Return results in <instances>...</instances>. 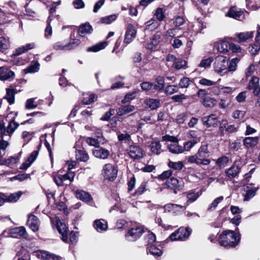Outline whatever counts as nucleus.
<instances>
[{"label":"nucleus","instance_id":"obj_5","mask_svg":"<svg viewBox=\"0 0 260 260\" xmlns=\"http://www.w3.org/2000/svg\"><path fill=\"white\" fill-rule=\"evenodd\" d=\"M129 157L134 159L142 158L145 154L143 150L139 146L131 145L127 149Z\"/></svg>","mask_w":260,"mask_h":260},{"label":"nucleus","instance_id":"obj_40","mask_svg":"<svg viewBox=\"0 0 260 260\" xmlns=\"http://www.w3.org/2000/svg\"><path fill=\"white\" fill-rule=\"evenodd\" d=\"M22 194L21 191L16 192L9 195L6 194V201L9 203H15L20 199Z\"/></svg>","mask_w":260,"mask_h":260},{"label":"nucleus","instance_id":"obj_53","mask_svg":"<svg viewBox=\"0 0 260 260\" xmlns=\"http://www.w3.org/2000/svg\"><path fill=\"white\" fill-rule=\"evenodd\" d=\"M168 166L170 168L176 170H181L184 167L183 163L181 161L177 162L170 161L168 163Z\"/></svg>","mask_w":260,"mask_h":260},{"label":"nucleus","instance_id":"obj_31","mask_svg":"<svg viewBox=\"0 0 260 260\" xmlns=\"http://www.w3.org/2000/svg\"><path fill=\"white\" fill-rule=\"evenodd\" d=\"M93 226L99 232H102L107 230L108 225L107 222L104 219H96L94 221Z\"/></svg>","mask_w":260,"mask_h":260},{"label":"nucleus","instance_id":"obj_30","mask_svg":"<svg viewBox=\"0 0 260 260\" xmlns=\"http://www.w3.org/2000/svg\"><path fill=\"white\" fill-rule=\"evenodd\" d=\"M240 170L241 168L238 166L234 164L225 171V173L229 178H233L238 175Z\"/></svg>","mask_w":260,"mask_h":260},{"label":"nucleus","instance_id":"obj_15","mask_svg":"<svg viewBox=\"0 0 260 260\" xmlns=\"http://www.w3.org/2000/svg\"><path fill=\"white\" fill-rule=\"evenodd\" d=\"M55 223V228L58 233L61 235V239L65 242V221L63 219H60L58 216L55 218L54 221H52Z\"/></svg>","mask_w":260,"mask_h":260},{"label":"nucleus","instance_id":"obj_20","mask_svg":"<svg viewBox=\"0 0 260 260\" xmlns=\"http://www.w3.org/2000/svg\"><path fill=\"white\" fill-rule=\"evenodd\" d=\"M68 166V172L66 173V180H69L70 182L72 181L74 178L75 173L71 170L75 168L77 162L76 161H68L66 162Z\"/></svg>","mask_w":260,"mask_h":260},{"label":"nucleus","instance_id":"obj_59","mask_svg":"<svg viewBox=\"0 0 260 260\" xmlns=\"http://www.w3.org/2000/svg\"><path fill=\"white\" fill-rule=\"evenodd\" d=\"M136 94V91H134L133 92L127 93L125 95L124 98L123 100H122L121 103L124 104L126 103L130 102L132 100L135 98Z\"/></svg>","mask_w":260,"mask_h":260},{"label":"nucleus","instance_id":"obj_57","mask_svg":"<svg viewBox=\"0 0 260 260\" xmlns=\"http://www.w3.org/2000/svg\"><path fill=\"white\" fill-rule=\"evenodd\" d=\"M95 95L93 93H86L84 94V98L82 102L84 105H88L91 104L94 101Z\"/></svg>","mask_w":260,"mask_h":260},{"label":"nucleus","instance_id":"obj_63","mask_svg":"<svg viewBox=\"0 0 260 260\" xmlns=\"http://www.w3.org/2000/svg\"><path fill=\"white\" fill-rule=\"evenodd\" d=\"M154 16L156 17L158 21H162L165 17L163 9L161 8H157L155 10Z\"/></svg>","mask_w":260,"mask_h":260},{"label":"nucleus","instance_id":"obj_6","mask_svg":"<svg viewBox=\"0 0 260 260\" xmlns=\"http://www.w3.org/2000/svg\"><path fill=\"white\" fill-rule=\"evenodd\" d=\"M187 204H184L183 205H180L172 203L167 204L163 207L164 212H172L175 214H178L186 209L187 207Z\"/></svg>","mask_w":260,"mask_h":260},{"label":"nucleus","instance_id":"obj_26","mask_svg":"<svg viewBox=\"0 0 260 260\" xmlns=\"http://www.w3.org/2000/svg\"><path fill=\"white\" fill-rule=\"evenodd\" d=\"M109 154V151L103 147H99L93 151V154L95 157L103 159L107 158Z\"/></svg>","mask_w":260,"mask_h":260},{"label":"nucleus","instance_id":"obj_58","mask_svg":"<svg viewBox=\"0 0 260 260\" xmlns=\"http://www.w3.org/2000/svg\"><path fill=\"white\" fill-rule=\"evenodd\" d=\"M141 87L144 91L155 90L154 88V83L149 82H143L141 83Z\"/></svg>","mask_w":260,"mask_h":260},{"label":"nucleus","instance_id":"obj_22","mask_svg":"<svg viewBox=\"0 0 260 260\" xmlns=\"http://www.w3.org/2000/svg\"><path fill=\"white\" fill-rule=\"evenodd\" d=\"M54 19L58 20L59 19V16H51L50 15L47 19V26L45 29V34H44V37L45 38L47 39H49L52 34V26L51 25V23L53 20Z\"/></svg>","mask_w":260,"mask_h":260},{"label":"nucleus","instance_id":"obj_46","mask_svg":"<svg viewBox=\"0 0 260 260\" xmlns=\"http://www.w3.org/2000/svg\"><path fill=\"white\" fill-rule=\"evenodd\" d=\"M229 162V158L226 156H222L219 157L216 160V164L220 168L227 166Z\"/></svg>","mask_w":260,"mask_h":260},{"label":"nucleus","instance_id":"obj_36","mask_svg":"<svg viewBox=\"0 0 260 260\" xmlns=\"http://www.w3.org/2000/svg\"><path fill=\"white\" fill-rule=\"evenodd\" d=\"M75 193L76 197L82 201L88 203L92 200L91 196L84 190H77Z\"/></svg>","mask_w":260,"mask_h":260},{"label":"nucleus","instance_id":"obj_37","mask_svg":"<svg viewBox=\"0 0 260 260\" xmlns=\"http://www.w3.org/2000/svg\"><path fill=\"white\" fill-rule=\"evenodd\" d=\"M135 109V107L133 105H123L118 109L117 114L119 116H123L133 111Z\"/></svg>","mask_w":260,"mask_h":260},{"label":"nucleus","instance_id":"obj_4","mask_svg":"<svg viewBox=\"0 0 260 260\" xmlns=\"http://www.w3.org/2000/svg\"><path fill=\"white\" fill-rule=\"evenodd\" d=\"M144 232L143 228L137 226L132 228L125 235V239L130 242H134L139 239Z\"/></svg>","mask_w":260,"mask_h":260},{"label":"nucleus","instance_id":"obj_61","mask_svg":"<svg viewBox=\"0 0 260 260\" xmlns=\"http://www.w3.org/2000/svg\"><path fill=\"white\" fill-rule=\"evenodd\" d=\"M239 61V59L237 58H234L232 59L230 64H228V72H234L236 70L237 63Z\"/></svg>","mask_w":260,"mask_h":260},{"label":"nucleus","instance_id":"obj_43","mask_svg":"<svg viewBox=\"0 0 260 260\" xmlns=\"http://www.w3.org/2000/svg\"><path fill=\"white\" fill-rule=\"evenodd\" d=\"M108 45L107 42H100L92 47H88L87 49V51H92V52H98L102 49L105 48Z\"/></svg>","mask_w":260,"mask_h":260},{"label":"nucleus","instance_id":"obj_35","mask_svg":"<svg viewBox=\"0 0 260 260\" xmlns=\"http://www.w3.org/2000/svg\"><path fill=\"white\" fill-rule=\"evenodd\" d=\"M246 193L244 195V201H248L252 199L255 194L257 188L247 186L244 188Z\"/></svg>","mask_w":260,"mask_h":260},{"label":"nucleus","instance_id":"obj_21","mask_svg":"<svg viewBox=\"0 0 260 260\" xmlns=\"http://www.w3.org/2000/svg\"><path fill=\"white\" fill-rule=\"evenodd\" d=\"M92 28L88 23L82 24L78 29V34L80 37H85L91 33Z\"/></svg>","mask_w":260,"mask_h":260},{"label":"nucleus","instance_id":"obj_52","mask_svg":"<svg viewBox=\"0 0 260 260\" xmlns=\"http://www.w3.org/2000/svg\"><path fill=\"white\" fill-rule=\"evenodd\" d=\"M39 67L40 64L38 62H35L25 69L24 72L25 73H34L38 72L39 70Z\"/></svg>","mask_w":260,"mask_h":260},{"label":"nucleus","instance_id":"obj_56","mask_svg":"<svg viewBox=\"0 0 260 260\" xmlns=\"http://www.w3.org/2000/svg\"><path fill=\"white\" fill-rule=\"evenodd\" d=\"M200 140V139H198V140H193L185 143L183 147V152L184 151H189Z\"/></svg>","mask_w":260,"mask_h":260},{"label":"nucleus","instance_id":"obj_45","mask_svg":"<svg viewBox=\"0 0 260 260\" xmlns=\"http://www.w3.org/2000/svg\"><path fill=\"white\" fill-rule=\"evenodd\" d=\"M151 151L155 154H159L161 152V145L159 142H152L150 145Z\"/></svg>","mask_w":260,"mask_h":260},{"label":"nucleus","instance_id":"obj_8","mask_svg":"<svg viewBox=\"0 0 260 260\" xmlns=\"http://www.w3.org/2000/svg\"><path fill=\"white\" fill-rule=\"evenodd\" d=\"M136 28L132 24H128L125 31L123 44L127 45L131 43L136 38Z\"/></svg>","mask_w":260,"mask_h":260},{"label":"nucleus","instance_id":"obj_18","mask_svg":"<svg viewBox=\"0 0 260 260\" xmlns=\"http://www.w3.org/2000/svg\"><path fill=\"white\" fill-rule=\"evenodd\" d=\"M203 124L207 127L215 126L217 124V118L214 114H211L209 116H205L202 118Z\"/></svg>","mask_w":260,"mask_h":260},{"label":"nucleus","instance_id":"obj_32","mask_svg":"<svg viewBox=\"0 0 260 260\" xmlns=\"http://www.w3.org/2000/svg\"><path fill=\"white\" fill-rule=\"evenodd\" d=\"M146 106L151 110H155L159 107L160 103V100L154 99H147L144 101Z\"/></svg>","mask_w":260,"mask_h":260},{"label":"nucleus","instance_id":"obj_54","mask_svg":"<svg viewBox=\"0 0 260 260\" xmlns=\"http://www.w3.org/2000/svg\"><path fill=\"white\" fill-rule=\"evenodd\" d=\"M202 103L206 107H213L215 105L216 102L214 99L207 96L202 101Z\"/></svg>","mask_w":260,"mask_h":260},{"label":"nucleus","instance_id":"obj_10","mask_svg":"<svg viewBox=\"0 0 260 260\" xmlns=\"http://www.w3.org/2000/svg\"><path fill=\"white\" fill-rule=\"evenodd\" d=\"M26 225L32 230V231L36 232L39 229L40 221L36 216L32 214H29L28 215Z\"/></svg>","mask_w":260,"mask_h":260},{"label":"nucleus","instance_id":"obj_12","mask_svg":"<svg viewBox=\"0 0 260 260\" xmlns=\"http://www.w3.org/2000/svg\"><path fill=\"white\" fill-rule=\"evenodd\" d=\"M225 15L226 17L239 20H242L244 19L243 11L235 6L231 7Z\"/></svg>","mask_w":260,"mask_h":260},{"label":"nucleus","instance_id":"obj_49","mask_svg":"<svg viewBox=\"0 0 260 260\" xmlns=\"http://www.w3.org/2000/svg\"><path fill=\"white\" fill-rule=\"evenodd\" d=\"M145 25L147 29L153 30L157 28L159 25V23L155 19L152 18L145 23Z\"/></svg>","mask_w":260,"mask_h":260},{"label":"nucleus","instance_id":"obj_42","mask_svg":"<svg viewBox=\"0 0 260 260\" xmlns=\"http://www.w3.org/2000/svg\"><path fill=\"white\" fill-rule=\"evenodd\" d=\"M168 149L173 153H180L183 152V147L178 144L177 142H174L168 145Z\"/></svg>","mask_w":260,"mask_h":260},{"label":"nucleus","instance_id":"obj_19","mask_svg":"<svg viewBox=\"0 0 260 260\" xmlns=\"http://www.w3.org/2000/svg\"><path fill=\"white\" fill-rule=\"evenodd\" d=\"M15 76L14 73L8 69L0 68V80L2 81L12 80Z\"/></svg>","mask_w":260,"mask_h":260},{"label":"nucleus","instance_id":"obj_48","mask_svg":"<svg viewBox=\"0 0 260 260\" xmlns=\"http://www.w3.org/2000/svg\"><path fill=\"white\" fill-rule=\"evenodd\" d=\"M223 197L222 196H220L214 199L212 203L209 206L207 211H212L216 208L218 205L223 200Z\"/></svg>","mask_w":260,"mask_h":260},{"label":"nucleus","instance_id":"obj_39","mask_svg":"<svg viewBox=\"0 0 260 260\" xmlns=\"http://www.w3.org/2000/svg\"><path fill=\"white\" fill-rule=\"evenodd\" d=\"M165 85L164 78L162 76H158L155 79V83H154V90L161 91L164 89Z\"/></svg>","mask_w":260,"mask_h":260},{"label":"nucleus","instance_id":"obj_47","mask_svg":"<svg viewBox=\"0 0 260 260\" xmlns=\"http://www.w3.org/2000/svg\"><path fill=\"white\" fill-rule=\"evenodd\" d=\"M258 85L259 79L256 77H253L248 84L247 88L248 89H253L254 90L255 89H258Z\"/></svg>","mask_w":260,"mask_h":260},{"label":"nucleus","instance_id":"obj_28","mask_svg":"<svg viewBox=\"0 0 260 260\" xmlns=\"http://www.w3.org/2000/svg\"><path fill=\"white\" fill-rule=\"evenodd\" d=\"M178 231H179V235H180L178 239H179L180 241H184L189 237L192 230L189 227H180L178 229Z\"/></svg>","mask_w":260,"mask_h":260},{"label":"nucleus","instance_id":"obj_33","mask_svg":"<svg viewBox=\"0 0 260 260\" xmlns=\"http://www.w3.org/2000/svg\"><path fill=\"white\" fill-rule=\"evenodd\" d=\"M235 36L238 39V42L241 43L246 41L248 39L252 38L253 36V32L247 31L238 33L235 35Z\"/></svg>","mask_w":260,"mask_h":260},{"label":"nucleus","instance_id":"obj_34","mask_svg":"<svg viewBox=\"0 0 260 260\" xmlns=\"http://www.w3.org/2000/svg\"><path fill=\"white\" fill-rule=\"evenodd\" d=\"M258 140L257 137H246L243 140V144L246 148H252L257 145Z\"/></svg>","mask_w":260,"mask_h":260},{"label":"nucleus","instance_id":"obj_55","mask_svg":"<svg viewBox=\"0 0 260 260\" xmlns=\"http://www.w3.org/2000/svg\"><path fill=\"white\" fill-rule=\"evenodd\" d=\"M81 41L78 39H71L69 43L66 45V49H73L79 45Z\"/></svg>","mask_w":260,"mask_h":260},{"label":"nucleus","instance_id":"obj_23","mask_svg":"<svg viewBox=\"0 0 260 260\" xmlns=\"http://www.w3.org/2000/svg\"><path fill=\"white\" fill-rule=\"evenodd\" d=\"M187 199L185 204H188L187 206L191 203L196 201L198 198L201 195V192L197 191L195 189L191 190L185 193Z\"/></svg>","mask_w":260,"mask_h":260},{"label":"nucleus","instance_id":"obj_17","mask_svg":"<svg viewBox=\"0 0 260 260\" xmlns=\"http://www.w3.org/2000/svg\"><path fill=\"white\" fill-rule=\"evenodd\" d=\"M80 142H77L74 146L76 149V158L78 160L81 161H86L89 159L88 154L84 150L79 149L80 148Z\"/></svg>","mask_w":260,"mask_h":260},{"label":"nucleus","instance_id":"obj_41","mask_svg":"<svg viewBox=\"0 0 260 260\" xmlns=\"http://www.w3.org/2000/svg\"><path fill=\"white\" fill-rule=\"evenodd\" d=\"M10 43L9 38L7 37H0V51L4 52L9 48Z\"/></svg>","mask_w":260,"mask_h":260},{"label":"nucleus","instance_id":"obj_1","mask_svg":"<svg viewBox=\"0 0 260 260\" xmlns=\"http://www.w3.org/2000/svg\"><path fill=\"white\" fill-rule=\"evenodd\" d=\"M209 153L208 144L206 143H202L197 153L189 156L187 160L189 162L195 163L198 165L207 166L211 162L210 159L206 158Z\"/></svg>","mask_w":260,"mask_h":260},{"label":"nucleus","instance_id":"obj_51","mask_svg":"<svg viewBox=\"0 0 260 260\" xmlns=\"http://www.w3.org/2000/svg\"><path fill=\"white\" fill-rule=\"evenodd\" d=\"M4 99H6L8 103L11 105L14 102V92L12 89H7V94Z\"/></svg>","mask_w":260,"mask_h":260},{"label":"nucleus","instance_id":"obj_24","mask_svg":"<svg viewBox=\"0 0 260 260\" xmlns=\"http://www.w3.org/2000/svg\"><path fill=\"white\" fill-rule=\"evenodd\" d=\"M36 255L43 260H59L57 256L46 251H40L36 252Z\"/></svg>","mask_w":260,"mask_h":260},{"label":"nucleus","instance_id":"obj_38","mask_svg":"<svg viewBox=\"0 0 260 260\" xmlns=\"http://www.w3.org/2000/svg\"><path fill=\"white\" fill-rule=\"evenodd\" d=\"M160 39L159 35H154L150 42L148 44L147 48L151 51L156 50L160 42Z\"/></svg>","mask_w":260,"mask_h":260},{"label":"nucleus","instance_id":"obj_27","mask_svg":"<svg viewBox=\"0 0 260 260\" xmlns=\"http://www.w3.org/2000/svg\"><path fill=\"white\" fill-rule=\"evenodd\" d=\"M53 180L58 186H62L65 181V173L64 171L60 170L54 174Z\"/></svg>","mask_w":260,"mask_h":260},{"label":"nucleus","instance_id":"obj_13","mask_svg":"<svg viewBox=\"0 0 260 260\" xmlns=\"http://www.w3.org/2000/svg\"><path fill=\"white\" fill-rule=\"evenodd\" d=\"M3 9L0 8V16H6L8 14H13L17 8L16 4L12 1L5 3L4 6H2Z\"/></svg>","mask_w":260,"mask_h":260},{"label":"nucleus","instance_id":"obj_3","mask_svg":"<svg viewBox=\"0 0 260 260\" xmlns=\"http://www.w3.org/2000/svg\"><path fill=\"white\" fill-rule=\"evenodd\" d=\"M215 71L219 74L228 72V59L225 56L219 55L215 57L213 64Z\"/></svg>","mask_w":260,"mask_h":260},{"label":"nucleus","instance_id":"obj_60","mask_svg":"<svg viewBox=\"0 0 260 260\" xmlns=\"http://www.w3.org/2000/svg\"><path fill=\"white\" fill-rule=\"evenodd\" d=\"M35 98L28 99L25 103V108L28 110L35 109L37 107L38 105L35 102Z\"/></svg>","mask_w":260,"mask_h":260},{"label":"nucleus","instance_id":"obj_11","mask_svg":"<svg viewBox=\"0 0 260 260\" xmlns=\"http://www.w3.org/2000/svg\"><path fill=\"white\" fill-rule=\"evenodd\" d=\"M230 44L227 40H221L214 43V48L220 53H225L230 50Z\"/></svg>","mask_w":260,"mask_h":260},{"label":"nucleus","instance_id":"obj_64","mask_svg":"<svg viewBox=\"0 0 260 260\" xmlns=\"http://www.w3.org/2000/svg\"><path fill=\"white\" fill-rule=\"evenodd\" d=\"M260 50V43L256 42L250 46L249 48V51L251 54H255Z\"/></svg>","mask_w":260,"mask_h":260},{"label":"nucleus","instance_id":"obj_9","mask_svg":"<svg viewBox=\"0 0 260 260\" xmlns=\"http://www.w3.org/2000/svg\"><path fill=\"white\" fill-rule=\"evenodd\" d=\"M166 185L168 188L174 189V192L177 193L176 189H181L183 185V182L182 179H178L172 177L167 180Z\"/></svg>","mask_w":260,"mask_h":260},{"label":"nucleus","instance_id":"obj_44","mask_svg":"<svg viewBox=\"0 0 260 260\" xmlns=\"http://www.w3.org/2000/svg\"><path fill=\"white\" fill-rule=\"evenodd\" d=\"M147 251L155 256H159L162 253L161 250L154 245L149 246L147 247Z\"/></svg>","mask_w":260,"mask_h":260},{"label":"nucleus","instance_id":"obj_16","mask_svg":"<svg viewBox=\"0 0 260 260\" xmlns=\"http://www.w3.org/2000/svg\"><path fill=\"white\" fill-rule=\"evenodd\" d=\"M0 149L5 150L8 147L9 144L8 141L10 139L5 135V130L4 129V122H0Z\"/></svg>","mask_w":260,"mask_h":260},{"label":"nucleus","instance_id":"obj_62","mask_svg":"<svg viewBox=\"0 0 260 260\" xmlns=\"http://www.w3.org/2000/svg\"><path fill=\"white\" fill-rule=\"evenodd\" d=\"M178 91V87L177 85H168L165 89V93L167 94L171 95Z\"/></svg>","mask_w":260,"mask_h":260},{"label":"nucleus","instance_id":"obj_29","mask_svg":"<svg viewBox=\"0 0 260 260\" xmlns=\"http://www.w3.org/2000/svg\"><path fill=\"white\" fill-rule=\"evenodd\" d=\"M19 124L16 123L14 119H12L9 123L7 127L4 125V129L5 130V135H7V137L10 138L11 135L14 132L15 130L18 127Z\"/></svg>","mask_w":260,"mask_h":260},{"label":"nucleus","instance_id":"obj_25","mask_svg":"<svg viewBox=\"0 0 260 260\" xmlns=\"http://www.w3.org/2000/svg\"><path fill=\"white\" fill-rule=\"evenodd\" d=\"M86 143L90 145L95 147H99L100 144H103L104 142V139L103 134L100 133V135L97 136V138H87L86 139Z\"/></svg>","mask_w":260,"mask_h":260},{"label":"nucleus","instance_id":"obj_50","mask_svg":"<svg viewBox=\"0 0 260 260\" xmlns=\"http://www.w3.org/2000/svg\"><path fill=\"white\" fill-rule=\"evenodd\" d=\"M192 83V80L187 77H183L181 78L179 83V87L181 88H186Z\"/></svg>","mask_w":260,"mask_h":260},{"label":"nucleus","instance_id":"obj_7","mask_svg":"<svg viewBox=\"0 0 260 260\" xmlns=\"http://www.w3.org/2000/svg\"><path fill=\"white\" fill-rule=\"evenodd\" d=\"M117 174V171L114 166L111 164L105 165L103 168V174L105 179L110 181L114 180Z\"/></svg>","mask_w":260,"mask_h":260},{"label":"nucleus","instance_id":"obj_2","mask_svg":"<svg viewBox=\"0 0 260 260\" xmlns=\"http://www.w3.org/2000/svg\"><path fill=\"white\" fill-rule=\"evenodd\" d=\"M240 240L239 233H236L233 231H225L219 237V244L225 247H235Z\"/></svg>","mask_w":260,"mask_h":260},{"label":"nucleus","instance_id":"obj_14","mask_svg":"<svg viewBox=\"0 0 260 260\" xmlns=\"http://www.w3.org/2000/svg\"><path fill=\"white\" fill-rule=\"evenodd\" d=\"M9 234L11 237L14 238H19L21 237L26 238L27 236L25 228L24 226L12 228L10 230Z\"/></svg>","mask_w":260,"mask_h":260}]
</instances>
